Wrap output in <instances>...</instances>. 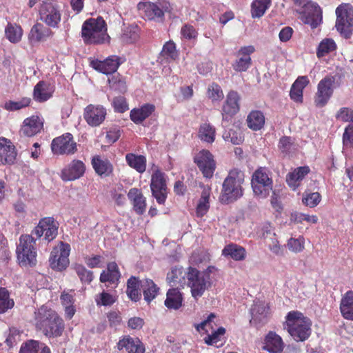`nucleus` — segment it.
<instances>
[{
	"label": "nucleus",
	"mask_w": 353,
	"mask_h": 353,
	"mask_svg": "<svg viewBox=\"0 0 353 353\" xmlns=\"http://www.w3.org/2000/svg\"><path fill=\"white\" fill-rule=\"evenodd\" d=\"M35 327L48 338L59 337L65 330L62 318L56 311L44 305L36 313Z\"/></svg>",
	"instance_id": "1"
},
{
	"label": "nucleus",
	"mask_w": 353,
	"mask_h": 353,
	"mask_svg": "<svg viewBox=\"0 0 353 353\" xmlns=\"http://www.w3.org/2000/svg\"><path fill=\"white\" fill-rule=\"evenodd\" d=\"M245 175L241 170L234 168L230 170L224 179L219 201L222 204H229L234 202L243 196L242 184L244 182Z\"/></svg>",
	"instance_id": "2"
},
{
	"label": "nucleus",
	"mask_w": 353,
	"mask_h": 353,
	"mask_svg": "<svg viewBox=\"0 0 353 353\" xmlns=\"http://www.w3.org/2000/svg\"><path fill=\"white\" fill-rule=\"evenodd\" d=\"M81 37L86 44H100L109 37L105 20L99 17L90 18L84 21L81 28Z\"/></svg>",
	"instance_id": "3"
},
{
	"label": "nucleus",
	"mask_w": 353,
	"mask_h": 353,
	"mask_svg": "<svg viewBox=\"0 0 353 353\" xmlns=\"http://www.w3.org/2000/svg\"><path fill=\"white\" fill-rule=\"evenodd\" d=\"M210 268V267L204 271H199L196 268L190 266L187 269V285L190 288L192 296L194 299L202 296L205 291L211 286Z\"/></svg>",
	"instance_id": "4"
},
{
	"label": "nucleus",
	"mask_w": 353,
	"mask_h": 353,
	"mask_svg": "<svg viewBox=\"0 0 353 353\" xmlns=\"http://www.w3.org/2000/svg\"><path fill=\"white\" fill-rule=\"evenodd\" d=\"M288 331L296 340L303 341L310 335V320L298 311H291L286 316Z\"/></svg>",
	"instance_id": "5"
},
{
	"label": "nucleus",
	"mask_w": 353,
	"mask_h": 353,
	"mask_svg": "<svg viewBox=\"0 0 353 353\" xmlns=\"http://www.w3.org/2000/svg\"><path fill=\"white\" fill-rule=\"evenodd\" d=\"M36 241L32 235L21 234L17 246L16 254L20 266L34 267L37 263Z\"/></svg>",
	"instance_id": "6"
},
{
	"label": "nucleus",
	"mask_w": 353,
	"mask_h": 353,
	"mask_svg": "<svg viewBox=\"0 0 353 353\" xmlns=\"http://www.w3.org/2000/svg\"><path fill=\"white\" fill-rule=\"evenodd\" d=\"M335 27L340 34L349 39L353 32V8L348 3L339 5L336 9Z\"/></svg>",
	"instance_id": "7"
},
{
	"label": "nucleus",
	"mask_w": 353,
	"mask_h": 353,
	"mask_svg": "<svg viewBox=\"0 0 353 353\" xmlns=\"http://www.w3.org/2000/svg\"><path fill=\"white\" fill-rule=\"evenodd\" d=\"M251 185L254 194L265 199L272 190L273 181L267 170L259 168L252 174Z\"/></svg>",
	"instance_id": "8"
},
{
	"label": "nucleus",
	"mask_w": 353,
	"mask_h": 353,
	"mask_svg": "<svg viewBox=\"0 0 353 353\" xmlns=\"http://www.w3.org/2000/svg\"><path fill=\"white\" fill-rule=\"evenodd\" d=\"M39 19L47 26L58 28L61 20L59 6L52 0L43 1L39 10Z\"/></svg>",
	"instance_id": "9"
},
{
	"label": "nucleus",
	"mask_w": 353,
	"mask_h": 353,
	"mask_svg": "<svg viewBox=\"0 0 353 353\" xmlns=\"http://www.w3.org/2000/svg\"><path fill=\"white\" fill-rule=\"evenodd\" d=\"M70 245L63 241H60L57 246L53 248L49 258L50 268L56 271H63L69 265V255Z\"/></svg>",
	"instance_id": "10"
},
{
	"label": "nucleus",
	"mask_w": 353,
	"mask_h": 353,
	"mask_svg": "<svg viewBox=\"0 0 353 353\" xmlns=\"http://www.w3.org/2000/svg\"><path fill=\"white\" fill-rule=\"evenodd\" d=\"M51 150L55 155H72L77 152L78 145L73 135L65 132L52 139Z\"/></svg>",
	"instance_id": "11"
},
{
	"label": "nucleus",
	"mask_w": 353,
	"mask_h": 353,
	"mask_svg": "<svg viewBox=\"0 0 353 353\" xmlns=\"http://www.w3.org/2000/svg\"><path fill=\"white\" fill-rule=\"evenodd\" d=\"M194 163L197 165L203 176L212 179L216 168L214 155L208 150H201L194 157Z\"/></svg>",
	"instance_id": "12"
},
{
	"label": "nucleus",
	"mask_w": 353,
	"mask_h": 353,
	"mask_svg": "<svg viewBox=\"0 0 353 353\" xmlns=\"http://www.w3.org/2000/svg\"><path fill=\"white\" fill-rule=\"evenodd\" d=\"M334 83L335 77L332 75H327L319 81L314 99L317 108H323L327 103L333 94Z\"/></svg>",
	"instance_id": "13"
},
{
	"label": "nucleus",
	"mask_w": 353,
	"mask_h": 353,
	"mask_svg": "<svg viewBox=\"0 0 353 353\" xmlns=\"http://www.w3.org/2000/svg\"><path fill=\"white\" fill-rule=\"evenodd\" d=\"M150 187L152 195L157 202L159 205H164L168 193L165 174L158 170L156 173H152Z\"/></svg>",
	"instance_id": "14"
},
{
	"label": "nucleus",
	"mask_w": 353,
	"mask_h": 353,
	"mask_svg": "<svg viewBox=\"0 0 353 353\" xmlns=\"http://www.w3.org/2000/svg\"><path fill=\"white\" fill-rule=\"evenodd\" d=\"M58 234V225L53 217H45L41 219L38 225L32 232V234L37 238L44 235V239L50 242L54 239Z\"/></svg>",
	"instance_id": "15"
},
{
	"label": "nucleus",
	"mask_w": 353,
	"mask_h": 353,
	"mask_svg": "<svg viewBox=\"0 0 353 353\" xmlns=\"http://www.w3.org/2000/svg\"><path fill=\"white\" fill-rule=\"evenodd\" d=\"M241 97L234 90H230L226 95V99L222 106L221 114L223 122L230 123L232 118L240 110Z\"/></svg>",
	"instance_id": "16"
},
{
	"label": "nucleus",
	"mask_w": 353,
	"mask_h": 353,
	"mask_svg": "<svg viewBox=\"0 0 353 353\" xmlns=\"http://www.w3.org/2000/svg\"><path fill=\"white\" fill-rule=\"evenodd\" d=\"M106 114L103 105L90 104L84 109L83 118L90 126L97 127L104 121Z\"/></svg>",
	"instance_id": "17"
},
{
	"label": "nucleus",
	"mask_w": 353,
	"mask_h": 353,
	"mask_svg": "<svg viewBox=\"0 0 353 353\" xmlns=\"http://www.w3.org/2000/svg\"><path fill=\"white\" fill-rule=\"evenodd\" d=\"M121 63V58L117 55L109 56L103 61L90 59V65L95 70L105 74L115 72Z\"/></svg>",
	"instance_id": "18"
},
{
	"label": "nucleus",
	"mask_w": 353,
	"mask_h": 353,
	"mask_svg": "<svg viewBox=\"0 0 353 353\" xmlns=\"http://www.w3.org/2000/svg\"><path fill=\"white\" fill-rule=\"evenodd\" d=\"M17 156V151L11 141L0 137V165L14 164Z\"/></svg>",
	"instance_id": "19"
},
{
	"label": "nucleus",
	"mask_w": 353,
	"mask_h": 353,
	"mask_svg": "<svg viewBox=\"0 0 353 353\" xmlns=\"http://www.w3.org/2000/svg\"><path fill=\"white\" fill-rule=\"evenodd\" d=\"M53 34L54 32L50 27L46 25L45 26L42 23L37 22L31 28L28 39L29 43L33 46L46 41L48 38L52 37Z\"/></svg>",
	"instance_id": "20"
},
{
	"label": "nucleus",
	"mask_w": 353,
	"mask_h": 353,
	"mask_svg": "<svg viewBox=\"0 0 353 353\" xmlns=\"http://www.w3.org/2000/svg\"><path fill=\"white\" fill-rule=\"evenodd\" d=\"M85 171L84 163L81 160L74 159L61 170V177L63 181H74L81 178Z\"/></svg>",
	"instance_id": "21"
},
{
	"label": "nucleus",
	"mask_w": 353,
	"mask_h": 353,
	"mask_svg": "<svg viewBox=\"0 0 353 353\" xmlns=\"http://www.w3.org/2000/svg\"><path fill=\"white\" fill-rule=\"evenodd\" d=\"M137 8L144 18L148 20L162 21L164 19L163 10L154 3L150 1L139 2Z\"/></svg>",
	"instance_id": "22"
},
{
	"label": "nucleus",
	"mask_w": 353,
	"mask_h": 353,
	"mask_svg": "<svg viewBox=\"0 0 353 353\" xmlns=\"http://www.w3.org/2000/svg\"><path fill=\"white\" fill-rule=\"evenodd\" d=\"M255 49L252 46L241 48L236 54L238 59L232 63L233 69L236 72H245L252 64L250 54Z\"/></svg>",
	"instance_id": "23"
},
{
	"label": "nucleus",
	"mask_w": 353,
	"mask_h": 353,
	"mask_svg": "<svg viewBox=\"0 0 353 353\" xmlns=\"http://www.w3.org/2000/svg\"><path fill=\"white\" fill-rule=\"evenodd\" d=\"M119 350H125L128 353H145V347L143 342L137 337L129 335L123 336L117 344Z\"/></svg>",
	"instance_id": "24"
},
{
	"label": "nucleus",
	"mask_w": 353,
	"mask_h": 353,
	"mask_svg": "<svg viewBox=\"0 0 353 353\" xmlns=\"http://www.w3.org/2000/svg\"><path fill=\"white\" fill-rule=\"evenodd\" d=\"M43 128V120L37 115H32L24 119L20 129V134L24 137H31L39 133Z\"/></svg>",
	"instance_id": "25"
},
{
	"label": "nucleus",
	"mask_w": 353,
	"mask_h": 353,
	"mask_svg": "<svg viewBox=\"0 0 353 353\" xmlns=\"http://www.w3.org/2000/svg\"><path fill=\"white\" fill-rule=\"evenodd\" d=\"M304 8L305 10L304 23L310 25L312 29L317 28L323 21L322 9L314 2H309Z\"/></svg>",
	"instance_id": "26"
},
{
	"label": "nucleus",
	"mask_w": 353,
	"mask_h": 353,
	"mask_svg": "<svg viewBox=\"0 0 353 353\" xmlns=\"http://www.w3.org/2000/svg\"><path fill=\"white\" fill-rule=\"evenodd\" d=\"M262 349L269 353H282L284 343L279 334L275 332L270 331L264 338Z\"/></svg>",
	"instance_id": "27"
},
{
	"label": "nucleus",
	"mask_w": 353,
	"mask_h": 353,
	"mask_svg": "<svg viewBox=\"0 0 353 353\" xmlns=\"http://www.w3.org/2000/svg\"><path fill=\"white\" fill-rule=\"evenodd\" d=\"M128 197L132 202L133 210L137 214L141 215L145 212L146 198L140 189L131 188L128 193Z\"/></svg>",
	"instance_id": "28"
},
{
	"label": "nucleus",
	"mask_w": 353,
	"mask_h": 353,
	"mask_svg": "<svg viewBox=\"0 0 353 353\" xmlns=\"http://www.w3.org/2000/svg\"><path fill=\"white\" fill-rule=\"evenodd\" d=\"M155 111V105L152 103H145L140 108L131 110L130 118L135 124H141Z\"/></svg>",
	"instance_id": "29"
},
{
	"label": "nucleus",
	"mask_w": 353,
	"mask_h": 353,
	"mask_svg": "<svg viewBox=\"0 0 353 353\" xmlns=\"http://www.w3.org/2000/svg\"><path fill=\"white\" fill-rule=\"evenodd\" d=\"M54 90L50 83L44 81H39L34 87L33 99L37 102L43 103L52 97Z\"/></svg>",
	"instance_id": "30"
},
{
	"label": "nucleus",
	"mask_w": 353,
	"mask_h": 353,
	"mask_svg": "<svg viewBox=\"0 0 353 353\" xmlns=\"http://www.w3.org/2000/svg\"><path fill=\"white\" fill-rule=\"evenodd\" d=\"M339 309L345 319L353 321V290H348L342 296Z\"/></svg>",
	"instance_id": "31"
},
{
	"label": "nucleus",
	"mask_w": 353,
	"mask_h": 353,
	"mask_svg": "<svg viewBox=\"0 0 353 353\" xmlns=\"http://www.w3.org/2000/svg\"><path fill=\"white\" fill-rule=\"evenodd\" d=\"M92 165L95 172L101 177L109 176L113 171V166L110 161L99 156L92 157Z\"/></svg>",
	"instance_id": "32"
},
{
	"label": "nucleus",
	"mask_w": 353,
	"mask_h": 353,
	"mask_svg": "<svg viewBox=\"0 0 353 353\" xmlns=\"http://www.w3.org/2000/svg\"><path fill=\"white\" fill-rule=\"evenodd\" d=\"M121 277L117 264L115 262H110L107 265V270H103L100 275L101 283L108 282L111 284L118 285Z\"/></svg>",
	"instance_id": "33"
},
{
	"label": "nucleus",
	"mask_w": 353,
	"mask_h": 353,
	"mask_svg": "<svg viewBox=\"0 0 353 353\" xmlns=\"http://www.w3.org/2000/svg\"><path fill=\"white\" fill-rule=\"evenodd\" d=\"M183 298L182 293L178 288L169 289L166 293L164 305L169 310H179L183 305Z\"/></svg>",
	"instance_id": "34"
},
{
	"label": "nucleus",
	"mask_w": 353,
	"mask_h": 353,
	"mask_svg": "<svg viewBox=\"0 0 353 353\" xmlns=\"http://www.w3.org/2000/svg\"><path fill=\"white\" fill-rule=\"evenodd\" d=\"M308 166H301L296 168L293 172L287 175V183L293 190H296L300 185V182L310 172Z\"/></svg>",
	"instance_id": "35"
},
{
	"label": "nucleus",
	"mask_w": 353,
	"mask_h": 353,
	"mask_svg": "<svg viewBox=\"0 0 353 353\" xmlns=\"http://www.w3.org/2000/svg\"><path fill=\"white\" fill-rule=\"evenodd\" d=\"M125 158L128 166L135 170L137 172L143 174L145 171L147 159L144 155L128 153Z\"/></svg>",
	"instance_id": "36"
},
{
	"label": "nucleus",
	"mask_w": 353,
	"mask_h": 353,
	"mask_svg": "<svg viewBox=\"0 0 353 353\" xmlns=\"http://www.w3.org/2000/svg\"><path fill=\"white\" fill-rule=\"evenodd\" d=\"M265 116L260 110H252L247 116L248 127L253 131L260 130L265 125Z\"/></svg>",
	"instance_id": "37"
},
{
	"label": "nucleus",
	"mask_w": 353,
	"mask_h": 353,
	"mask_svg": "<svg viewBox=\"0 0 353 353\" xmlns=\"http://www.w3.org/2000/svg\"><path fill=\"white\" fill-rule=\"evenodd\" d=\"M222 254L225 256H230L234 261H243L246 258L245 249L237 244L230 243L224 247Z\"/></svg>",
	"instance_id": "38"
},
{
	"label": "nucleus",
	"mask_w": 353,
	"mask_h": 353,
	"mask_svg": "<svg viewBox=\"0 0 353 353\" xmlns=\"http://www.w3.org/2000/svg\"><path fill=\"white\" fill-rule=\"evenodd\" d=\"M19 353H51V351L45 343L29 340L21 345Z\"/></svg>",
	"instance_id": "39"
},
{
	"label": "nucleus",
	"mask_w": 353,
	"mask_h": 353,
	"mask_svg": "<svg viewBox=\"0 0 353 353\" xmlns=\"http://www.w3.org/2000/svg\"><path fill=\"white\" fill-rule=\"evenodd\" d=\"M139 287L140 281L137 277L132 276L128 279L126 294L128 297L134 302L139 301L141 298Z\"/></svg>",
	"instance_id": "40"
},
{
	"label": "nucleus",
	"mask_w": 353,
	"mask_h": 353,
	"mask_svg": "<svg viewBox=\"0 0 353 353\" xmlns=\"http://www.w3.org/2000/svg\"><path fill=\"white\" fill-rule=\"evenodd\" d=\"M144 300L150 303L159 294V288L151 279H146L141 285Z\"/></svg>",
	"instance_id": "41"
},
{
	"label": "nucleus",
	"mask_w": 353,
	"mask_h": 353,
	"mask_svg": "<svg viewBox=\"0 0 353 353\" xmlns=\"http://www.w3.org/2000/svg\"><path fill=\"white\" fill-rule=\"evenodd\" d=\"M5 34L11 43H16L21 40L23 29L19 25L8 23L5 29Z\"/></svg>",
	"instance_id": "42"
},
{
	"label": "nucleus",
	"mask_w": 353,
	"mask_h": 353,
	"mask_svg": "<svg viewBox=\"0 0 353 353\" xmlns=\"http://www.w3.org/2000/svg\"><path fill=\"white\" fill-rule=\"evenodd\" d=\"M272 0H254L251 4V13L253 18H260L270 7Z\"/></svg>",
	"instance_id": "43"
},
{
	"label": "nucleus",
	"mask_w": 353,
	"mask_h": 353,
	"mask_svg": "<svg viewBox=\"0 0 353 353\" xmlns=\"http://www.w3.org/2000/svg\"><path fill=\"white\" fill-rule=\"evenodd\" d=\"M215 128L210 123H203L200 125L198 136L199 139L207 143H212L215 139Z\"/></svg>",
	"instance_id": "44"
},
{
	"label": "nucleus",
	"mask_w": 353,
	"mask_h": 353,
	"mask_svg": "<svg viewBox=\"0 0 353 353\" xmlns=\"http://www.w3.org/2000/svg\"><path fill=\"white\" fill-rule=\"evenodd\" d=\"M210 190H204L201 195L199 203L196 208V215L197 217L203 216L210 208Z\"/></svg>",
	"instance_id": "45"
},
{
	"label": "nucleus",
	"mask_w": 353,
	"mask_h": 353,
	"mask_svg": "<svg viewBox=\"0 0 353 353\" xmlns=\"http://www.w3.org/2000/svg\"><path fill=\"white\" fill-rule=\"evenodd\" d=\"M336 49V44L332 39L325 38L323 39L316 50V56L321 58L327 54L334 52Z\"/></svg>",
	"instance_id": "46"
},
{
	"label": "nucleus",
	"mask_w": 353,
	"mask_h": 353,
	"mask_svg": "<svg viewBox=\"0 0 353 353\" xmlns=\"http://www.w3.org/2000/svg\"><path fill=\"white\" fill-rule=\"evenodd\" d=\"M265 244L268 249L276 256H283L285 252L284 246H282L275 233L265 240Z\"/></svg>",
	"instance_id": "47"
},
{
	"label": "nucleus",
	"mask_w": 353,
	"mask_h": 353,
	"mask_svg": "<svg viewBox=\"0 0 353 353\" xmlns=\"http://www.w3.org/2000/svg\"><path fill=\"white\" fill-rule=\"evenodd\" d=\"M14 304V301L10 299L8 290L6 288H0V314L11 309Z\"/></svg>",
	"instance_id": "48"
},
{
	"label": "nucleus",
	"mask_w": 353,
	"mask_h": 353,
	"mask_svg": "<svg viewBox=\"0 0 353 353\" xmlns=\"http://www.w3.org/2000/svg\"><path fill=\"white\" fill-rule=\"evenodd\" d=\"M108 82L112 90L119 93H125L127 91L126 82L123 77L118 74L112 76Z\"/></svg>",
	"instance_id": "49"
},
{
	"label": "nucleus",
	"mask_w": 353,
	"mask_h": 353,
	"mask_svg": "<svg viewBox=\"0 0 353 353\" xmlns=\"http://www.w3.org/2000/svg\"><path fill=\"white\" fill-rule=\"evenodd\" d=\"M30 103L31 99L29 97H23L18 101L10 100L5 103L3 108L8 111H17L28 107Z\"/></svg>",
	"instance_id": "50"
},
{
	"label": "nucleus",
	"mask_w": 353,
	"mask_h": 353,
	"mask_svg": "<svg viewBox=\"0 0 353 353\" xmlns=\"http://www.w3.org/2000/svg\"><path fill=\"white\" fill-rule=\"evenodd\" d=\"M321 201V195L319 192H310L305 191L303 193L302 202L303 203L310 208H314L319 205Z\"/></svg>",
	"instance_id": "51"
},
{
	"label": "nucleus",
	"mask_w": 353,
	"mask_h": 353,
	"mask_svg": "<svg viewBox=\"0 0 353 353\" xmlns=\"http://www.w3.org/2000/svg\"><path fill=\"white\" fill-rule=\"evenodd\" d=\"M290 221L294 223H302L303 221L316 223L318 222V217L316 215H309L299 212H294L290 214Z\"/></svg>",
	"instance_id": "52"
},
{
	"label": "nucleus",
	"mask_w": 353,
	"mask_h": 353,
	"mask_svg": "<svg viewBox=\"0 0 353 353\" xmlns=\"http://www.w3.org/2000/svg\"><path fill=\"white\" fill-rule=\"evenodd\" d=\"M74 270L83 283L89 284L91 283L93 279L92 272L87 270L81 264H75Z\"/></svg>",
	"instance_id": "53"
},
{
	"label": "nucleus",
	"mask_w": 353,
	"mask_h": 353,
	"mask_svg": "<svg viewBox=\"0 0 353 353\" xmlns=\"http://www.w3.org/2000/svg\"><path fill=\"white\" fill-rule=\"evenodd\" d=\"M294 148V139L289 136H283L280 138L278 148L285 155L289 154Z\"/></svg>",
	"instance_id": "54"
},
{
	"label": "nucleus",
	"mask_w": 353,
	"mask_h": 353,
	"mask_svg": "<svg viewBox=\"0 0 353 353\" xmlns=\"http://www.w3.org/2000/svg\"><path fill=\"white\" fill-rule=\"evenodd\" d=\"M288 249L294 253L302 252L305 248V239L303 236H300L299 238H290L287 243Z\"/></svg>",
	"instance_id": "55"
},
{
	"label": "nucleus",
	"mask_w": 353,
	"mask_h": 353,
	"mask_svg": "<svg viewBox=\"0 0 353 353\" xmlns=\"http://www.w3.org/2000/svg\"><path fill=\"white\" fill-rule=\"evenodd\" d=\"M207 94L212 101H221L224 97L221 86L216 83H212L208 86Z\"/></svg>",
	"instance_id": "56"
},
{
	"label": "nucleus",
	"mask_w": 353,
	"mask_h": 353,
	"mask_svg": "<svg viewBox=\"0 0 353 353\" xmlns=\"http://www.w3.org/2000/svg\"><path fill=\"white\" fill-rule=\"evenodd\" d=\"M225 333V329L223 327H219L215 331H212L211 334H208L204 338L205 343L208 345H216V343L221 341V336Z\"/></svg>",
	"instance_id": "57"
},
{
	"label": "nucleus",
	"mask_w": 353,
	"mask_h": 353,
	"mask_svg": "<svg viewBox=\"0 0 353 353\" xmlns=\"http://www.w3.org/2000/svg\"><path fill=\"white\" fill-rule=\"evenodd\" d=\"M161 54L166 59L174 60L178 56L175 43L172 41H167L163 45Z\"/></svg>",
	"instance_id": "58"
},
{
	"label": "nucleus",
	"mask_w": 353,
	"mask_h": 353,
	"mask_svg": "<svg viewBox=\"0 0 353 353\" xmlns=\"http://www.w3.org/2000/svg\"><path fill=\"white\" fill-rule=\"evenodd\" d=\"M223 138L225 141H229L234 145H239L243 141V137L241 133L233 130L224 132Z\"/></svg>",
	"instance_id": "59"
},
{
	"label": "nucleus",
	"mask_w": 353,
	"mask_h": 353,
	"mask_svg": "<svg viewBox=\"0 0 353 353\" xmlns=\"http://www.w3.org/2000/svg\"><path fill=\"white\" fill-rule=\"evenodd\" d=\"M95 300L98 305L110 306L116 302L117 298L108 292H103Z\"/></svg>",
	"instance_id": "60"
},
{
	"label": "nucleus",
	"mask_w": 353,
	"mask_h": 353,
	"mask_svg": "<svg viewBox=\"0 0 353 353\" xmlns=\"http://www.w3.org/2000/svg\"><path fill=\"white\" fill-rule=\"evenodd\" d=\"M336 118L343 122L353 123V110L347 107L341 108L337 112Z\"/></svg>",
	"instance_id": "61"
},
{
	"label": "nucleus",
	"mask_w": 353,
	"mask_h": 353,
	"mask_svg": "<svg viewBox=\"0 0 353 353\" xmlns=\"http://www.w3.org/2000/svg\"><path fill=\"white\" fill-rule=\"evenodd\" d=\"M181 37L186 40L196 39L198 32L194 27L190 24H185L181 29Z\"/></svg>",
	"instance_id": "62"
},
{
	"label": "nucleus",
	"mask_w": 353,
	"mask_h": 353,
	"mask_svg": "<svg viewBox=\"0 0 353 353\" xmlns=\"http://www.w3.org/2000/svg\"><path fill=\"white\" fill-rule=\"evenodd\" d=\"M112 106L114 111L119 113H123L128 110V105L124 97H114L112 101Z\"/></svg>",
	"instance_id": "63"
},
{
	"label": "nucleus",
	"mask_w": 353,
	"mask_h": 353,
	"mask_svg": "<svg viewBox=\"0 0 353 353\" xmlns=\"http://www.w3.org/2000/svg\"><path fill=\"white\" fill-rule=\"evenodd\" d=\"M343 143L345 147L353 148V125H348L343 134Z\"/></svg>",
	"instance_id": "64"
}]
</instances>
